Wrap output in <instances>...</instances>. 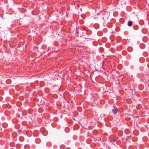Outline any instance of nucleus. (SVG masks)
Wrapping results in <instances>:
<instances>
[{"label":"nucleus","instance_id":"1","mask_svg":"<svg viewBox=\"0 0 149 149\" xmlns=\"http://www.w3.org/2000/svg\"><path fill=\"white\" fill-rule=\"evenodd\" d=\"M109 139L111 142V143H114L116 141L117 139V137H115L114 135H112L109 137Z\"/></svg>","mask_w":149,"mask_h":149},{"label":"nucleus","instance_id":"2","mask_svg":"<svg viewBox=\"0 0 149 149\" xmlns=\"http://www.w3.org/2000/svg\"><path fill=\"white\" fill-rule=\"evenodd\" d=\"M118 111V108L114 107L113 109L112 110V112L114 115H115L117 112Z\"/></svg>","mask_w":149,"mask_h":149},{"label":"nucleus","instance_id":"3","mask_svg":"<svg viewBox=\"0 0 149 149\" xmlns=\"http://www.w3.org/2000/svg\"><path fill=\"white\" fill-rule=\"evenodd\" d=\"M132 22L131 21H129L127 23V24H128V26H131L132 25Z\"/></svg>","mask_w":149,"mask_h":149},{"label":"nucleus","instance_id":"4","mask_svg":"<svg viewBox=\"0 0 149 149\" xmlns=\"http://www.w3.org/2000/svg\"><path fill=\"white\" fill-rule=\"evenodd\" d=\"M93 133L94 135H95L97 134L98 132L97 130H94L93 132Z\"/></svg>","mask_w":149,"mask_h":149},{"label":"nucleus","instance_id":"5","mask_svg":"<svg viewBox=\"0 0 149 149\" xmlns=\"http://www.w3.org/2000/svg\"><path fill=\"white\" fill-rule=\"evenodd\" d=\"M104 135H106L107 136V133H105L104 134Z\"/></svg>","mask_w":149,"mask_h":149}]
</instances>
